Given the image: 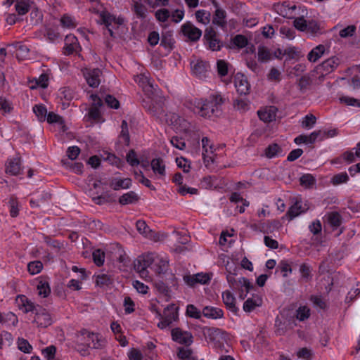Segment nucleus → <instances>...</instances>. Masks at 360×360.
I'll list each match as a JSON object with an SVG mask.
<instances>
[{"mask_svg": "<svg viewBox=\"0 0 360 360\" xmlns=\"http://www.w3.org/2000/svg\"><path fill=\"white\" fill-rule=\"evenodd\" d=\"M258 60L261 63H266L271 59V53L269 49L265 46H259L258 47Z\"/></svg>", "mask_w": 360, "mask_h": 360, "instance_id": "nucleus-37", "label": "nucleus"}, {"mask_svg": "<svg viewBox=\"0 0 360 360\" xmlns=\"http://www.w3.org/2000/svg\"><path fill=\"white\" fill-rule=\"evenodd\" d=\"M34 322L39 327L46 328L52 324L53 321L51 314L45 309L39 307L36 309Z\"/></svg>", "mask_w": 360, "mask_h": 360, "instance_id": "nucleus-7", "label": "nucleus"}, {"mask_svg": "<svg viewBox=\"0 0 360 360\" xmlns=\"http://www.w3.org/2000/svg\"><path fill=\"white\" fill-rule=\"evenodd\" d=\"M326 47L319 44L314 47L307 55V59L310 62H316L325 53Z\"/></svg>", "mask_w": 360, "mask_h": 360, "instance_id": "nucleus-27", "label": "nucleus"}, {"mask_svg": "<svg viewBox=\"0 0 360 360\" xmlns=\"http://www.w3.org/2000/svg\"><path fill=\"white\" fill-rule=\"evenodd\" d=\"M211 278L207 274L198 273L195 275H186L184 276V281L189 286H194L197 283L206 284Z\"/></svg>", "mask_w": 360, "mask_h": 360, "instance_id": "nucleus-12", "label": "nucleus"}, {"mask_svg": "<svg viewBox=\"0 0 360 360\" xmlns=\"http://www.w3.org/2000/svg\"><path fill=\"white\" fill-rule=\"evenodd\" d=\"M295 315L297 319L303 321L309 317L310 309L306 306L300 307L296 310V313H295Z\"/></svg>", "mask_w": 360, "mask_h": 360, "instance_id": "nucleus-44", "label": "nucleus"}, {"mask_svg": "<svg viewBox=\"0 0 360 360\" xmlns=\"http://www.w3.org/2000/svg\"><path fill=\"white\" fill-rule=\"evenodd\" d=\"M293 25L297 30L305 32L307 26V22L303 17H300L295 19Z\"/></svg>", "mask_w": 360, "mask_h": 360, "instance_id": "nucleus-63", "label": "nucleus"}, {"mask_svg": "<svg viewBox=\"0 0 360 360\" xmlns=\"http://www.w3.org/2000/svg\"><path fill=\"white\" fill-rule=\"evenodd\" d=\"M235 86L240 95H248L250 93V84L247 77L243 74H237L235 77Z\"/></svg>", "mask_w": 360, "mask_h": 360, "instance_id": "nucleus-10", "label": "nucleus"}, {"mask_svg": "<svg viewBox=\"0 0 360 360\" xmlns=\"http://www.w3.org/2000/svg\"><path fill=\"white\" fill-rule=\"evenodd\" d=\"M77 38L73 34H68L65 38V46L63 53L65 55L72 54L80 49Z\"/></svg>", "mask_w": 360, "mask_h": 360, "instance_id": "nucleus-11", "label": "nucleus"}, {"mask_svg": "<svg viewBox=\"0 0 360 360\" xmlns=\"http://www.w3.org/2000/svg\"><path fill=\"white\" fill-rule=\"evenodd\" d=\"M153 262V259L150 255L139 257L134 263V270L140 274L141 277L146 278L148 276L147 268L149 267Z\"/></svg>", "mask_w": 360, "mask_h": 360, "instance_id": "nucleus-5", "label": "nucleus"}, {"mask_svg": "<svg viewBox=\"0 0 360 360\" xmlns=\"http://www.w3.org/2000/svg\"><path fill=\"white\" fill-rule=\"evenodd\" d=\"M43 268V264L40 261L31 262L27 264L28 271L34 275L39 274Z\"/></svg>", "mask_w": 360, "mask_h": 360, "instance_id": "nucleus-47", "label": "nucleus"}, {"mask_svg": "<svg viewBox=\"0 0 360 360\" xmlns=\"http://www.w3.org/2000/svg\"><path fill=\"white\" fill-rule=\"evenodd\" d=\"M59 95L61 99L67 101H71L74 98L73 91L68 87H63L60 89Z\"/></svg>", "mask_w": 360, "mask_h": 360, "instance_id": "nucleus-55", "label": "nucleus"}, {"mask_svg": "<svg viewBox=\"0 0 360 360\" xmlns=\"http://www.w3.org/2000/svg\"><path fill=\"white\" fill-rule=\"evenodd\" d=\"M217 72L220 77H224L228 74L229 63L224 60H218L217 62Z\"/></svg>", "mask_w": 360, "mask_h": 360, "instance_id": "nucleus-48", "label": "nucleus"}, {"mask_svg": "<svg viewBox=\"0 0 360 360\" xmlns=\"http://www.w3.org/2000/svg\"><path fill=\"white\" fill-rule=\"evenodd\" d=\"M15 303L18 308L21 309L24 313L27 314L30 311H36V308L32 302L28 300V298L23 295H18L15 299Z\"/></svg>", "mask_w": 360, "mask_h": 360, "instance_id": "nucleus-15", "label": "nucleus"}, {"mask_svg": "<svg viewBox=\"0 0 360 360\" xmlns=\"http://www.w3.org/2000/svg\"><path fill=\"white\" fill-rule=\"evenodd\" d=\"M139 200V197L134 191H129L120 197L119 203L122 205H126L136 203Z\"/></svg>", "mask_w": 360, "mask_h": 360, "instance_id": "nucleus-28", "label": "nucleus"}, {"mask_svg": "<svg viewBox=\"0 0 360 360\" xmlns=\"http://www.w3.org/2000/svg\"><path fill=\"white\" fill-rule=\"evenodd\" d=\"M41 353L46 360H53L56 353V347L54 345H50L43 349Z\"/></svg>", "mask_w": 360, "mask_h": 360, "instance_id": "nucleus-49", "label": "nucleus"}, {"mask_svg": "<svg viewBox=\"0 0 360 360\" xmlns=\"http://www.w3.org/2000/svg\"><path fill=\"white\" fill-rule=\"evenodd\" d=\"M170 142L174 147L179 150H184L186 148V143L181 137L173 136L171 139Z\"/></svg>", "mask_w": 360, "mask_h": 360, "instance_id": "nucleus-64", "label": "nucleus"}, {"mask_svg": "<svg viewBox=\"0 0 360 360\" xmlns=\"http://www.w3.org/2000/svg\"><path fill=\"white\" fill-rule=\"evenodd\" d=\"M127 162L132 167L137 166L140 162L134 150H130L126 156Z\"/></svg>", "mask_w": 360, "mask_h": 360, "instance_id": "nucleus-54", "label": "nucleus"}, {"mask_svg": "<svg viewBox=\"0 0 360 360\" xmlns=\"http://www.w3.org/2000/svg\"><path fill=\"white\" fill-rule=\"evenodd\" d=\"M201 329L205 338H208L210 341L216 340L223 334V331L221 329L217 328L205 326Z\"/></svg>", "mask_w": 360, "mask_h": 360, "instance_id": "nucleus-24", "label": "nucleus"}, {"mask_svg": "<svg viewBox=\"0 0 360 360\" xmlns=\"http://www.w3.org/2000/svg\"><path fill=\"white\" fill-rule=\"evenodd\" d=\"M193 72L199 77H202L207 72V65L202 60H197L191 63Z\"/></svg>", "mask_w": 360, "mask_h": 360, "instance_id": "nucleus-29", "label": "nucleus"}, {"mask_svg": "<svg viewBox=\"0 0 360 360\" xmlns=\"http://www.w3.org/2000/svg\"><path fill=\"white\" fill-rule=\"evenodd\" d=\"M155 287L157 290L163 294L165 296L170 297L169 295V287L162 281H158L155 283Z\"/></svg>", "mask_w": 360, "mask_h": 360, "instance_id": "nucleus-56", "label": "nucleus"}, {"mask_svg": "<svg viewBox=\"0 0 360 360\" xmlns=\"http://www.w3.org/2000/svg\"><path fill=\"white\" fill-rule=\"evenodd\" d=\"M143 91L148 98L152 100L154 99L155 96H158L159 94V89L158 86H154L151 81L144 86Z\"/></svg>", "mask_w": 360, "mask_h": 360, "instance_id": "nucleus-38", "label": "nucleus"}, {"mask_svg": "<svg viewBox=\"0 0 360 360\" xmlns=\"http://www.w3.org/2000/svg\"><path fill=\"white\" fill-rule=\"evenodd\" d=\"M155 18L158 21L165 22L170 17V12L168 9L162 8L159 9L155 12Z\"/></svg>", "mask_w": 360, "mask_h": 360, "instance_id": "nucleus-57", "label": "nucleus"}, {"mask_svg": "<svg viewBox=\"0 0 360 360\" xmlns=\"http://www.w3.org/2000/svg\"><path fill=\"white\" fill-rule=\"evenodd\" d=\"M339 58L333 56L323 61L320 67L326 74L333 72L339 65Z\"/></svg>", "mask_w": 360, "mask_h": 360, "instance_id": "nucleus-26", "label": "nucleus"}, {"mask_svg": "<svg viewBox=\"0 0 360 360\" xmlns=\"http://www.w3.org/2000/svg\"><path fill=\"white\" fill-rule=\"evenodd\" d=\"M312 84V79L310 76L304 75L299 79L298 85L300 90L307 89Z\"/></svg>", "mask_w": 360, "mask_h": 360, "instance_id": "nucleus-61", "label": "nucleus"}, {"mask_svg": "<svg viewBox=\"0 0 360 360\" xmlns=\"http://www.w3.org/2000/svg\"><path fill=\"white\" fill-rule=\"evenodd\" d=\"M295 315L292 309H283L275 319V333L276 335H284L287 331L296 326Z\"/></svg>", "mask_w": 360, "mask_h": 360, "instance_id": "nucleus-2", "label": "nucleus"}, {"mask_svg": "<svg viewBox=\"0 0 360 360\" xmlns=\"http://www.w3.org/2000/svg\"><path fill=\"white\" fill-rule=\"evenodd\" d=\"M300 185L305 188H311L316 184V179L310 174L302 175L300 178Z\"/></svg>", "mask_w": 360, "mask_h": 360, "instance_id": "nucleus-42", "label": "nucleus"}, {"mask_svg": "<svg viewBox=\"0 0 360 360\" xmlns=\"http://www.w3.org/2000/svg\"><path fill=\"white\" fill-rule=\"evenodd\" d=\"M302 212H304V210H302V204L300 202L297 201L288 209L285 215L289 220H292Z\"/></svg>", "mask_w": 360, "mask_h": 360, "instance_id": "nucleus-31", "label": "nucleus"}, {"mask_svg": "<svg viewBox=\"0 0 360 360\" xmlns=\"http://www.w3.org/2000/svg\"><path fill=\"white\" fill-rule=\"evenodd\" d=\"M274 11L280 15L286 18H292L294 17V11L296 10V6H290L288 1H284L282 4H274Z\"/></svg>", "mask_w": 360, "mask_h": 360, "instance_id": "nucleus-9", "label": "nucleus"}, {"mask_svg": "<svg viewBox=\"0 0 360 360\" xmlns=\"http://www.w3.org/2000/svg\"><path fill=\"white\" fill-rule=\"evenodd\" d=\"M94 262L98 266H101L104 263L105 253L100 249L96 250L92 253Z\"/></svg>", "mask_w": 360, "mask_h": 360, "instance_id": "nucleus-46", "label": "nucleus"}, {"mask_svg": "<svg viewBox=\"0 0 360 360\" xmlns=\"http://www.w3.org/2000/svg\"><path fill=\"white\" fill-rule=\"evenodd\" d=\"M213 4L216 7V10L212 16V24L224 30L227 27L226 12L219 8L215 1H213Z\"/></svg>", "mask_w": 360, "mask_h": 360, "instance_id": "nucleus-8", "label": "nucleus"}, {"mask_svg": "<svg viewBox=\"0 0 360 360\" xmlns=\"http://www.w3.org/2000/svg\"><path fill=\"white\" fill-rule=\"evenodd\" d=\"M33 112L37 117L39 122H44L47 115V109L43 104H38L33 106Z\"/></svg>", "mask_w": 360, "mask_h": 360, "instance_id": "nucleus-36", "label": "nucleus"}, {"mask_svg": "<svg viewBox=\"0 0 360 360\" xmlns=\"http://www.w3.org/2000/svg\"><path fill=\"white\" fill-rule=\"evenodd\" d=\"M234 108L239 111L245 112L249 109V103L243 99H236L233 103Z\"/></svg>", "mask_w": 360, "mask_h": 360, "instance_id": "nucleus-59", "label": "nucleus"}, {"mask_svg": "<svg viewBox=\"0 0 360 360\" xmlns=\"http://www.w3.org/2000/svg\"><path fill=\"white\" fill-rule=\"evenodd\" d=\"M46 120L50 124L58 123L59 124H60L62 126L63 131H65L66 130L65 125L64 124V120H63V117H60V115H58L53 112H50L46 115Z\"/></svg>", "mask_w": 360, "mask_h": 360, "instance_id": "nucleus-41", "label": "nucleus"}, {"mask_svg": "<svg viewBox=\"0 0 360 360\" xmlns=\"http://www.w3.org/2000/svg\"><path fill=\"white\" fill-rule=\"evenodd\" d=\"M155 271L157 274H161L167 271L168 267V262L163 259H160L158 262L155 264Z\"/></svg>", "mask_w": 360, "mask_h": 360, "instance_id": "nucleus-58", "label": "nucleus"}, {"mask_svg": "<svg viewBox=\"0 0 360 360\" xmlns=\"http://www.w3.org/2000/svg\"><path fill=\"white\" fill-rule=\"evenodd\" d=\"M320 30V26L319 23L315 20H309L307 22V26L305 32H309L311 34H316Z\"/></svg>", "mask_w": 360, "mask_h": 360, "instance_id": "nucleus-60", "label": "nucleus"}, {"mask_svg": "<svg viewBox=\"0 0 360 360\" xmlns=\"http://www.w3.org/2000/svg\"><path fill=\"white\" fill-rule=\"evenodd\" d=\"M262 304V299L257 295H253L245 301L243 304V310L245 312H251L255 309L256 307H260Z\"/></svg>", "mask_w": 360, "mask_h": 360, "instance_id": "nucleus-18", "label": "nucleus"}, {"mask_svg": "<svg viewBox=\"0 0 360 360\" xmlns=\"http://www.w3.org/2000/svg\"><path fill=\"white\" fill-rule=\"evenodd\" d=\"M211 14L205 10H198L195 12V18L198 22L207 25L210 22Z\"/></svg>", "mask_w": 360, "mask_h": 360, "instance_id": "nucleus-39", "label": "nucleus"}, {"mask_svg": "<svg viewBox=\"0 0 360 360\" xmlns=\"http://www.w3.org/2000/svg\"><path fill=\"white\" fill-rule=\"evenodd\" d=\"M204 39L208 48L212 51H218L223 46V43L218 37L216 31L212 27H207L205 30Z\"/></svg>", "mask_w": 360, "mask_h": 360, "instance_id": "nucleus-3", "label": "nucleus"}, {"mask_svg": "<svg viewBox=\"0 0 360 360\" xmlns=\"http://www.w3.org/2000/svg\"><path fill=\"white\" fill-rule=\"evenodd\" d=\"M9 213L11 217H16L19 214V202L15 195H11L8 200Z\"/></svg>", "mask_w": 360, "mask_h": 360, "instance_id": "nucleus-35", "label": "nucleus"}, {"mask_svg": "<svg viewBox=\"0 0 360 360\" xmlns=\"http://www.w3.org/2000/svg\"><path fill=\"white\" fill-rule=\"evenodd\" d=\"M15 8L18 15L26 14L30 9V0H16Z\"/></svg>", "mask_w": 360, "mask_h": 360, "instance_id": "nucleus-32", "label": "nucleus"}, {"mask_svg": "<svg viewBox=\"0 0 360 360\" xmlns=\"http://www.w3.org/2000/svg\"><path fill=\"white\" fill-rule=\"evenodd\" d=\"M181 31L191 41H197L202 36V31L189 21L181 25Z\"/></svg>", "mask_w": 360, "mask_h": 360, "instance_id": "nucleus-6", "label": "nucleus"}, {"mask_svg": "<svg viewBox=\"0 0 360 360\" xmlns=\"http://www.w3.org/2000/svg\"><path fill=\"white\" fill-rule=\"evenodd\" d=\"M349 180V176L346 172H342L335 174L331 179V183L333 185H338L342 183H346Z\"/></svg>", "mask_w": 360, "mask_h": 360, "instance_id": "nucleus-53", "label": "nucleus"}, {"mask_svg": "<svg viewBox=\"0 0 360 360\" xmlns=\"http://www.w3.org/2000/svg\"><path fill=\"white\" fill-rule=\"evenodd\" d=\"M282 153V148L276 143L269 144L264 150L265 155L267 158H273Z\"/></svg>", "mask_w": 360, "mask_h": 360, "instance_id": "nucleus-33", "label": "nucleus"}, {"mask_svg": "<svg viewBox=\"0 0 360 360\" xmlns=\"http://www.w3.org/2000/svg\"><path fill=\"white\" fill-rule=\"evenodd\" d=\"M101 74V71L98 69L93 70H86V72H84V76L86 79L87 84L91 87H97L100 84V75Z\"/></svg>", "mask_w": 360, "mask_h": 360, "instance_id": "nucleus-14", "label": "nucleus"}, {"mask_svg": "<svg viewBox=\"0 0 360 360\" xmlns=\"http://www.w3.org/2000/svg\"><path fill=\"white\" fill-rule=\"evenodd\" d=\"M17 343L18 347L20 351L23 352L24 353L31 352L32 347L27 340L24 338H18Z\"/></svg>", "mask_w": 360, "mask_h": 360, "instance_id": "nucleus-52", "label": "nucleus"}, {"mask_svg": "<svg viewBox=\"0 0 360 360\" xmlns=\"http://www.w3.org/2000/svg\"><path fill=\"white\" fill-rule=\"evenodd\" d=\"M223 302L228 309L234 314L238 311V308L236 306V298L232 292L229 290H226L222 293Z\"/></svg>", "mask_w": 360, "mask_h": 360, "instance_id": "nucleus-19", "label": "nucleus"}, {"mask_svg": "<svg viewBox=\"0 0 360 360\" xmlns=\"http://www.w3.org/2000/svg\"><path fill=\"white\" fill-rule=\"evenodd\" d=\"M99 18L100 19L98 21V23L104 25L105 28L112 27V24L114 23L113 20H115V16L107 11H101L99 13Z\"/></svg>", "mask_w": 360, "mask_h": 360, "instance_id": "nucleus-30", "label": "nucleus"}, {"mask_svg": "<svg viewBox=\"0 0 360 360\" xmlns=\"http://www.w3.org/2000/svg\"><path fill=\"white\" fill-rule=\"evenodd\" d=\"M224 102V99L218 94H212L206 99L195 98L191 102L193 112L204 118H210L219 112V107Z\"/></svg>", "mask_w": 360, "mask_h": 360, "instance_id": "nucleus-1", "label": "nucleus"}, {"mask_svg": "<svg viewBox=\"0 0 360 360\" xmlns=\"http://www.w3.org/2000/svg\"><path fill=\"white\" fill-rule=\"evenodd\" d=\"M328 221L333 228H338L342 223V217L337 212H333L328 215Z\"/></svg>", "mask_w": 360, "mask_h": 360, "instance_id": "nucleus-40", "label": "nucleus"}, {"mask_svg": "<svg viewBox=\"0 0 360 360\" xmlns=\"http://www.w3.org/2000/svg\"><path fill=\"white\" fill-rule=\"evenodd\" d=\"M201 314V311L193 304H188L186 307V314L189 317L200 319Z\"/></svg>", "mask_w": 360, "mask_h": 360, "instance_id": "nucleus-50", "label": "nucleus"}, {"mask_svg": "<svg viewBox=\"0 0 360 360\" xmlns=\"http://www.w3.org/2000/svg\"><path fill=\"white\" fill-rule=\"evenodd\" d=\"M172 339L173 341L186 346L191 345L193 342L192 334L180 328H174L171 331Z\"/></svg>", "mask_w": 360, "mask_h": 360, "instance_id": "nucleus-4", "label": "nucleus"}, {"mask_svg": "<svg viewBox=\"0 0 360 360\" xmlns=\"http://www.w3.org/2000/svg\"><path fill=\"white\" fill-rule=\"evenodd\" d=\"M112 282L113 279L110 275L101 274L96 276V284L101 288L108 286Z\"/></svg>", "mask_w": 360, "mask_h": 360, "instance_id": "nucleus-34", "label": "nucleus"}, {"mask_svg": "<svg viewBox=\"0 0 360 360\" xmlns=\"http://www.w3.org/2000/svg\"><path fill=\"white\" fill-rule=\"evenodd\" d=\"M248 39L242 34H237L231 39V44L238 49H243L248 45Z\"/></svg>", "mask_w": 360, "mask_h": 360, "instance_id": "nucleus-43", "label": "nucleus"}, {"mask_svg": "<svg viewBox=\"0 0 360 360\" xmlns=\"http://www.w3.org/2000/svg\"><path fill=\"white\" fill-rule=\"evenodd\" d=\"M38 294L43 297H46L51 292L49 285L46 282L40 281L37 285Z\"/></svg>", "mask_w": 360, "mask_h": 360, "instance_id": "nucleus-51", "label": "nucleus"}, {"mask_svg": "<svg viewBox=\"0 0 360 360\" xmlns=\"http://www.w3.org/2000/svg\"><path fill=\"white\" fill-rule=\"evenodd\" d=\"M162 315L165 319H169V323L172 324V322L176 321L179 319L178 307L174 304H169L165 308Z\"/></svg>", "mask_w": 360, "mask_h": 360, "instance_id": "nucleus-21", "label": "nucleus"}, {"mask_svg": "<svg viewBox=\"0 0 360 360\" xmlns=\"http://www.w3.org/2000/svg\"><path fill=\"white\" fill-rule=\"evenodd\" d=\"M202 313L204 316L213 319H221L224 316L221 309L210 306L204 307Z\"/></svg>", "mask_w": 360, "mask_h": 360, "instance_id": "nucleus-23", "label": "nucleus"}, {"mask_svg": "<svg viewBox=\"0 0 360 360\" xmlns=\"http://www.w3.org/2000/svg\"><path fill=\"white\" fill-rule=\"evenodd\" d=\"M151 168L153 172L160 176H165V165L163 160L160 158H154L150 162Z\"/></svg>", "mask_w": 360, "mask_h": 360, "instance_id": "nucleus-25", "label": "nucleus"}, {"mask_svg": "<svg viewBox=\"0 0 360 360\" xmlns=\"http://www.w3.org/2000/svg\"><path fill=\"white\" fill-rule=\"evenodd\" d=\"M21 170L20 158L10 159L6 164V172L11 175H18Z\"/></svg>", "mask_w": 360, "mask_h": 360, "instance_id": "nucleus-20", "label": "nucleus"}, {"mask_svg": "<svg viewBox=\"0 0 360 360\" xmlns=\"http://www.w3.org/2000/svg\"><path fill=\"white\" fill-rule=\"evenodd\" d=\"M105 103L109 108L114 109H118L120 108V102L112 95H107L105 97Z\"/></svg>", "mask_w": 360, "mask_h": 360, "instance_id": "nucleus-62", "label": "nucleus"}, {"mask_svg": "<svg viewBox=\"0 0 360 360\" xmlns=\"http://www.w3.org/2000/svg\"><path fill=\"white\" fill-rule=\"evenodd\" d=\"M80 333L82 336H84V338H89L91 339V342H86V346L89 347H93L95 349L100 348L103 346V341L98 338V335L97 334H95L94 333H90L86 329H83L80 331Z\"/></svg>", "mask_w": 360, "mask_h": 360, "instance_id": "nucleus-17", "label": "nucleus"}, {"mask_svg": "<svg viewBox=\"0 0 360 360\" xmlns=\"http://www.w3.org/2000/svg\"><path fill=\"white\" fill-rule=\"evenodd\" d=\"M133 11L139 18H145L146 17V7L139 2H135L133 6Z\"/></svg>", "mask_w": 360, "mask_h": 360, "instance_id": "nucleus-45", "label": "nucleus"}, {"mask_svg": "<svg viewBox=\"0 0 360 360\" xmlns=\"http://www.w3.org/2000/svg\"><path fill=\"white\" fill-rule=\"evenodd\" d=\"M278 109L275 106H269L257 111L259 118L265 123L271 122L276 120Z\"/></svg>", "mask_w": 360, "mask_h": 360, "instance_id": "nucleus-13", "label": "nucleus"}, {"mask_svg": "<svg viewBox=\"0 0 360 360\" xmlns=\"http://www.w3.org/2000/svg\"><path fill=\"white\" fill-rule=\"evenodd\" d=\"M136 227L139 233L145 237L155 240V233L149 228L143 220H138L136 223Z\"/></svg>", "mask_w": 360, "mask_h": 360, "instance_id": "nucleus-22", "label": "nucleus"}, {"mask_svg": "<svg viewBox=\"0 0 360 360\" xmlns=\"http://www.w3.org/2000/svg\"><path fill=\"white\" fill-rule=\"evenodd\" d=\"M108 184L112 189L118 191L130 188L131 186V180L129 178H112L109 180Z\"/></svg>", "mask_w": 360, "mask_h": 360, "instance_id": "nucleus-16", "label": "nucleus"}]
</instances>
